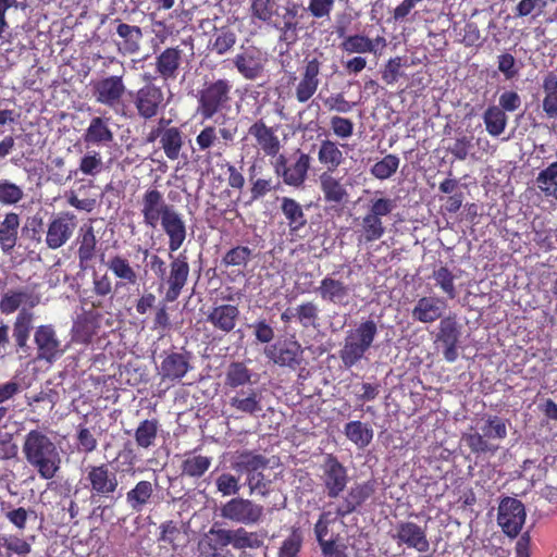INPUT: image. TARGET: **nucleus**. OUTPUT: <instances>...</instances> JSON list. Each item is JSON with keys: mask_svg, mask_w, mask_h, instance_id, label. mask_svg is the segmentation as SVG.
I'll use <instances>...</instances> for the list:
<instances>
[{"mask_svg": "<svg viewBox=\"0 0 557 557\" xmlns=\"http://www.w3.org/2000/svg\"><path fill=\"white\" fill-rule=\"evenodd\" d=\"M29 301L32 307L36 306L39 301L38 297L33 298L25 292H11L2 296L0 300V310L4 314L15 312L23 302Z\"/></svg>", "mask_w": 557, "mask_h": 557, "instance_id": "nucleus-50", "label": "nucleus"}, {"mask_svg": "<svg viewBox=\"0 0 557 557\" xmlns=\"http://www.w3.org/2000/svg\"><path fill=\"white\" fill-rule=\"evenodd\" d=\"M508 424V419L488 414L481 419L479 431L463 433L461 438L472 454L494 455L499 449V443L507 437Z\"/></svg>", "mask_w": 557, "mask_h": 557, "instance_id": "nucleus-4", "label": "nucleus"}, {"mask_svg": "<svg viewBox=\"0 0 557 557\" xmlns=\"http://www.w3.org/2000/svg\"><path fill=\"white\" fill-rule=\"evenodd\" d=\"M154 498V486L150 481H138L125 496L126 504L134 512H141L152 504Z\"/></svg>", "mask_w": 557, "mask_h": 557, "instance_id": "nucleus-31", "label": "nucleus"}, {"mask_svg": "<svg viewBox=\"0 0 557 557\" xmlns=\"http://www.w3.org/2000/svg\"><path fill=\"white\" fill-rule=\"evenodd\" d=\"M375 493V482L372 480L355 483L347 492L343 502L336 507L335 515L345 518L358 511Z\"/></svg>", "mask_w": 557, "mask_h": 557, "instance_id": "nucleus-19", "label": "nucleus"}, {"mask_svg": "<svg viewBox=\"0 0 557 557\" xmlns=\"http://www.w3.org/2000/svg\"><path fill=\"white\" fill-rule=\"evenodd\" d=\"M376 333L377 326L373 320L361 322L348 332L344 348H370Z\"/></svg>", "mask_w": 557, "mask_h": 557, "instance_id": "nucleus-34", "label": "nucleus"}, {"mask_svg": "<svg viewBox=\"0 0 557 557\" xmlns=\"http://www.w3.org/2000/svg\"><path fill=\"white\" fill-rule=\"evenodd\" d=\"M525 518V507L521 500L509 496L500 500L497 522L508 537L515 539L520 534Z\"/></svg>", "mask_w": 557, "mask_h": 557, "instance_id": "nucleus-11", "label": "nucleus"}, {"mask_svg": "<svg viewBox=\"0 0 557 557\" xmlns=\"http://www.w3.org/2000/svg\"><path fill=\"white\" fill-rule=\"evenodd\" d=\"M253 258V251L248 246L237 245L227 250L222 257L221 264L225 268H246Z\"/></svg>", "mask_w": 557, "mask_h": 557, "instance_id": "nucleus-47", "label": "nucleus"}, {"mask_svg": "<svg viewBox=\"0 0 557 557\" xmlns=\"http://www.w3.org/2000/svg\"><path fill=\"white\" fill-rule=\"evenodd\" d=\"M248 136L255 140V147L261 150L267 157H276L282 148L276 131L268 126L263 119L255 121L248 127Z\"/></svg>", "mask_w": 557, "mask_h": 557, "instance_id": "nucleus-22", "label": "nucleus"}, {"mask_svg": "<svg viewBox=\"0 0 557 557\" xmlns=\"http://www.w3.org/2000/svg\"><path fill=\"white\" fill-rule=\"evenodd\" d=\"M21 224L20 215L14 211L4 213L0 222V248L3 253H11L18 240V230Z\"/></svg>", "mask_w": 557, "mask_h": 557, "instance_id": "nucleus-29", "label": "nucleus"}, {"mask_svg": "<svg viewBox=\"0 0 557 557\" xmlns=\"http://www.w3.org/2000/svg\"><path fill=\"white\" fill-rule=\"evenodd\" d=\"M544 98L542 102L543 111L549 119H557V75L548 72L542 84Z\"/></svg>", "mask_w": 557, "mask_h": 557, "instance_id": "nucleus-41", "label": "nucleus"}, {"mask_svg": "<svg viewBox=\"0 0 557 557\" xmlns=\"http://www.w3.org/2000/svg\"><path fill=\"white\" fill-rule=\"evenodd\" d=\"M133 103L138 116L146 121L156 117L166 107L162 88L153 83L138 88L133 95Z\"/></svg>", "mask_w": 557, "mask_h": 557, "instance_id": "nucleus-10", "label": "nucleus"}, {"mask_svg": "<svg viewBox=\"0 0 557 557\" xmlns=\"http://www.w3.org/2000/svg\"><path fill=\"white\" fill-rule=\"evenodd\" d=\"M160 534L158 541L170 545L173 549H176L177 542L182 537V530L177 522L173 520L164 521L160 524Z\"/></svg>", "mask_w": 557, "mask_h": 557, "instance_id": "nucleus-61", "label": "nucleus"}, {"mask_svg": "<svg viewBox=\"0 0 557 557\" xmlns=\"http://www.w3.org/2000/svg\"><path fill=\"white\" fill-rule=\"evenodd\" d=\"M447 308L444 298L437 296H423L419 298L411 311L414 321L421 323H433L441 319Z\"/></svg>", "mask_w": 557, "mask_h": 557, "instance_id": "nucleus-24", "label": "nucleus"}, {"mask_svg": "<svg viewBox=\"0 0 557 557\" xmlns=\"http://www.w3.org/2000/svg\"><path fill=\"white\" fill-rule=\"evenodd\" d=\"M278 4L275 0H253L251 3V15L255 18L272 26L277 20Z\"/></svg>", "mask_w": 557, "mask_h": 557, "instance_id": "nucleus-49", "label": "nucleus"}, {"mask_svg": "<svg viewBox=\"0 0 557 557\" xmlns=\"http://www.w3.org/2000/svg\"><path fill=\"white\" fill-rule=\"evenodd\" d=\"M462 334V325L456 314H449L441 319L435 342L444 348H456Z\"/></svg>", "mask_w": 557, "mask_h": 557, "instance_id": "nucleus-32", "label": "nucleus"}, {"mask_svg": "<svg viewBox=\"0 0 557 557\" xmlns=\"http://www.w3.org/2000/svg\"><path fill=\"white\" fill-rule=\"evenodd\" d=\"M251 187H250V195H251V201L259 200L263 197H265L271 191H276L280 186L281 182L277 180H274L273 177L268 178H257L253 180L252 176H250Z\"/></svg>", "mask_w": 557, "mask_h": 557, "instance_id": "nucleus-58", "label": "nucleus"}, {"mask_svg": "<svg viewBox=\"0 0 557 557\" xmlns=\"http://www.w3.org/2000/svg\"><path fill=\"white\" fill-rule=\"evenodd\" d=\"M183 51L178 47L165 48L156 57L154 71L163 82L175 81L178 76Z\"/></svg>", "mask_w": 557, "mask_h": 557, "instance_id": "nucleus-25", "label": "nucleus"}, {"mask_svg": "<svg viewBox=\"0 0 557 557\" xmlns=\"http://www.w3.org/2000/svg\"><path fill=\"white\" fill-rule=\"evenodd\" d=\"M267 58L264 53L255 46L242 48L232 59V63L237 72L248 81H253L261 76L264 71Z\"/></svg>", "mask_w": 557, "mask_h": 557, "instance_id": "nucleus-17", "label": "nucleus"}, {"mask_svg": "<svg viewBox=\"0 0 557 557\" xmlns=\"http://www.w3.org/2000/svg\"><path fill=\"white\" fill-rule=\"evenodd\" d=\"M108 269L112 274L119 278L123 284L136 285L138 282V274L136 270L131 265L127 258L122 255L112 256L108 263Z\"/></svg>", "mask_w": 557, "mask_h": 557, "instance_id": "nucleus-40", "label": "nucleus"}, {"mask_svg": "<svg viewBox=\"0 0 557 557\" xmlns=\"http://www.w3.org/2000/svg\"><path fill=\"white\" fill-rule=\"evenodd\" d=\"M251 376V371L244 362H232L227 368L225 385L232 388H237L250 383Z\"/></svg>", "mask_w": 557, "mask_h": 557, "instance_id": "nucleus-53", "label": "nucleus"}, {"mask_svg": "<svg viewBox=\"0 0 557 557\" xmlns=\"http://www.w3.org/2000/svg\"><path fill=\"white\" fill-rule=\"evenodd\" d=\"M319 186L324 202L330 205L332 210L343 209L349 201V193L346 186L342 178L334 175V172L323 171L319 176Z\"/></svg>", "mask_w": 557, "mask_h": 557, "instance_id": "nucleus-20", "label": "nucleus"}, {"mask_svg": "<svg viewBox=\"0 0 557 557\" xmlns=\"http://www.w3.org/2000/svg\"><path fill=\"white\" fill-rule=\"evenodd\" d=\"M230 529L211 528L198 542L201 557H231L227 549L231 545Z\"/></svg>", "mask_w": 557, "mask_h": 557, "instance_id": "nucleus-21", "label": "nucleus"}, {"mask_svg": "<svg viewBox=\"0 0 557 557\" xmlns=\"http://www.w3.org/2000/svg\"><path fill=\"white\" fill-rule=\"evenodd\" d=\"M22 451L26 461L44 480L53 479L61 468L58 446L42 430H30L25 435Z\"/></svg>", "mask_w": 557, "mask_h": 557, "instance_id": "nucleus-1", "label": "nucleus"}, {"mask_svg": "<svg viewBox=\"0 0 557 557\" xmlns=\"http://www.w3.org/2000/svg\"><path fill=\"white\" fill-rule=\"evenodd\" d=\"M221 517L243 525H255L262 521L264 507L248 498L234 497L221 507Z\"/></svg>", "mask_w": 557, "mask_h": 557, "instance_id": "nucleus-9", "label": "nucleus"}, {"mask_svg": "<svg viewBox=\"0 0 557 557\" xmlns=\"http://www.w3.org/2000/svg\"><path fill=\"white\" fill-rule=\"evenodd\" d=\"M275 363L296 369L302 361L304 350H264Z\"/></svg>", "mask_w": 557, "mask_h": 557, "instance_id": "nucleus-57", "label": "nucleus"}, {"mask_svg": "<svg viewBox=\"0 0 557 557\" xmlns=\"http://www.w3.org/2000/svg\"><path fill=\"white\" fill-rule=\"evenodd\" d=\"M83 138L87 145L110 146L114 140V134L109 126V119L102 116L92 117Z\"/></svg>", "mask_w": 557, "mask_h": 557, "instance_id": "nucleus-30", "label": "nucleus"}, {"mask_svg": "<svg viewBox=\"0 0 557 557\" xmlns=\"http://www.w3.org/2000/svg\"><path fill=\"white\" fill-rule=\"evenodd\" d=\"M342 49L348 53H376L372 39L364 35H350L342 42Z\"/></svg>", "mask_w": 557, "mask_h": 557, "instance_id": "nucleus-55", "label": "nucleus"}, {"mask_svg": "<svg viewBox=\"0 0 557 557\" xmlns=\"http://www.w3.org/2000/svg\"><path fill=\"white\" fill-rule=\"evenodd\" d=\"M482 117L485 129L491 136L498 137L505 132L508 117L503 109L498 106H488Z\"/></svg>", "mask_w": 557, "mask_h": 557, "instance_id": "nucleus-44", "label": "nucleus"}, {"mask_svg": "<svg viewBox=\"0 0 557 557\" xmlns=\"http://www.w3.org/2000/svg\"><path fill=\"white\" fill-rule=\"evenodd\" d=\"M23 187L11 182L10 180H0V205L16 206L24 198Z\"/></svg>", "mask_w": 557, "mask_h": 557, "instance_id": "nucleus-56", "label": "nucleus"}, {"mask_svg": "<svg viewBox=\"0 0 557 557\" xmlns=\"http://www.w3.org/2000/svg\"><path fill=\"white\" fill-rule=\"evenodd\" d=\"M268 463L269 460L262 455L251 453L240 455L238 468L246 474V484L250 495L265 497L270 494L272 481L262 472Z\"/></svg>", "mask_w": 557, "mask_h": 557, "instance_id": "nucleus-8", "label": "nucleus"}, {"mask_svg": "<svg viewBox=\"0 0 557 557\" xmlns=\"http://www.w3.org/2000/svg\"><path fill=\"white\" fill-rule=\"evenodd\" d=\"M346 144H338L330 138L322 139L318 149V161L325 171L335 172L345 161L344 152Z\"/></svg>", "mask_w": 557, "mask_h": 557, "instance_id": "nucleus-28", "label": "nucleus"}, {"mask_svg": "<svg viewBox=\"0 0 557 557\" xmlns=\"http://www.w3.org/2000/svg\"><path fill=\"white\" fill-rule=\"evenodd\" d=\"M432 278L435 281V285L441 288L448 299H455L457 297V289L455 286L456 277L446 265H441L435 269L432 273Z\"/></svg>", "mask_w": 557, "mask_h": 557, "instance_id": "nucleus-54", "label": "nucleus"}, {"mask_svg": "<svg viewBox=\"0 0 557 557\" xmlns=\"http://www.w3.org/2000/svg\"><path fill=\"white\" fill-rule=\"evenodd\" d=\"M159 428V421L154 418L140 421L134 431L137 447L145 450L153 447L158 438Z\"/></svg>", "mask_w": 557, "mask_h": 557, "instance_id": "nucleus-38", "label": "nucleus"}, {"mask_svg": "<svg viewBox=\"0 0 557 557\" xmlns=\"http://www.w3.org/2000/svg\"><path fill=\"white\" fill-rule=\"evenodd\" d=\"M323 493L330 498H338L348 486L350 481L348 469L337 456L325 454L323 461L319 465L318 474Z\"/></svg>", "mask_w": 557, "mask_h": 557, "instance_id": "nucleus-7", "label": "nucleus"}, {"mask_svg": "<svg viewBox=\"0 0 557 557\" xmlns=\"http://www.w3.org/2000/svg\"><path fill=\"white\" fill-rule=\"evenodd\" d=\"M37 348H58L60 343L51 324L39 325L34 334Z\"/></svg>", "mask_w": 557, "mask_h": 557, "instance_id": "nucleus-62", "label": "nucleus"}, {"mask_svg": "<svg viewBox=\"0 0 557 557\" xmlns=\"http://www.w3.org/2000/svg\"><path fill=\"white\" fill-rule=\"evenodd\" d=\"M78 170L88 176H97L103 170L102 157L98 151L86 152L79 161Z\"/></svg>", "mask_w": 557, "mask_h": 557, "instance_id": "nucleus-60", "label": "nucleus"}, {"mask_svg": "<svg viewBox=\"0 0 557 557\" xmlns=\"http://www.w3.org/2000/svg\"><path fill=\"white\" fill-rule=\"evenodd\" d=\"M536 184L545 196L557 199V161L539 173Z\"/></svg>", "mask_w": 557, "mask_h": 557, "instance_id": "nucleus-52", "label": "nucleus"}, {"mask_svg": "<svg viewBox=\"0 0 557 557\" xmlns=\"http://www.w3.org/2000/svg\"><path fill=\"white\" fill-rule=\"evenodd\" d=\"M395 208L396 201L392 198H372L361 218L359 243L369 244L381 239L386 231L383 218L388 216Z\"/></svg>", "mask_w": 557, "mask_h": 557, "instance_id": "nucleus-5", "label": "nucleus"}, {"mask_svg": "<svg viewBox=\"0 0 557 557\" xmlns=\"http://www.w3.org/2000/svg\"><path fill=\"white\" fill-rule=\"evenodd\" d=\"M272 27L280 32V41L285 42L287 46H292L298 40V22L284 18L283 23H281L276 20Z\"/></svg>", "mask_w": 557, "mask_h": 557, "instance_id": "nucleus-63", "label": "nucleus"}, {"mask_svg": "<svg viewBox=\"0 0 557 557\" xmlns=\"http://www.w3.org/2000/svg\"><path fill=\"white\" fill-rule=\"evenodd\" d=\"M160 225L169 238L170 252L177 251L187 236L186 223L183 215L174 209L165 219H162Z\"/></svg>", "mask_w": 557, "mask_h": 557, "instance_id": "nucleus-27", "label": "nucleus"}, {"mask_svg": "<svg viewBox=\"0 0 557 557\" xmlns=\"http://www.w3.org/2000/svg\"><path fill=\"white\" fill-rule=\"evenodd\" d=\"M116 34L122 38L120 50L128 54L139 51L143 39V30L139 26L120 22L116 26Z\"/></svg>", "mask_w": 557, "mask_h": 557, "instance_id": "nucleus-39", "label": "nucleus"}, {"mask_svg": "<svg viewBox=\"0 0 557 557\" xmlns=\"http://www.w3.org/2000/svg\"><path fill=\"white\" fill-rule=\"evenodd\" d=\"M296 319L304 327L315 326L319 308L313 301H306L296 308Z\"/></svg>", "mask_w": 557, "mask_h": 557, "instance_id": "nucleus-64", "label": "nucleus"}, {"mask_svg": "<svg viewBox=\"0 0 557 557\" xmlns=\"http://www.w3.org/2000/svg\"><path fill=\"white\" fill-rule=\"evenodd\" d=\"M392 539L400 546L406 545L419 553H426L430 549V542L426 528L412 521H399L395 525V533Z\"/></svg>", "mask_w": 557, "mask_h": 557, "instance_id": "nucleus-18", "label": "nucleus"}, {"mask_svg": "<svg viewBox=\"0 0 557 557\" xmlns=\"http://www.w3.org/2000/svg\"><path fill=\"white\" fill-rule=\"evenodd\" d=\"M75 438L78 451L90 454L97 449L98 440L86 424L77 425Z\"/></svg>", "mask_w": 557, "mask_h": 557, "instance_id": "nucleus-59", "label": "nucleus"}, {"mask_svg": "<svg viewBox=\"0 0 557 557\" xmlns=\"http://www.w3.org/2000/svg\"><path fill=\"white\" fill-rule=\"evenodd\" d=\"M33 312L22 309L13 324V338L18 348H27L26 344L33 329Z\"/></svg>", "mask_w": 557, "mask_h": 557, "instance_id": "nucleus-46", "label": "nucleus"}, {"mask_svg": "<svg viewBox=\"0 0 557 557\" xmlns=\"http://www.w3.org/2000/svg\"><path fill=\"white\" fill-rule=\"evenodd\" d=\"M174 209V206L166 203L163 194L157 188H148L141 196L140 214L147 227L157 228L162 219H165Z\"/></svg>", "mask_w": 557, "mask_h": 557, "instance_id": "nucleus-13", "label": "nucleus"}, {"mask_svg": "<svg viewBox=\"0 0 557 557\" xmlns=\"http://www.w3.org/2000/svg\"><path fill=\"white\" fill-rule=\"evenodd\" d=\"M78 245L77 259L78 268L82 271H86L91 268V263L97 255V237L91 225H85L81 228L79 234L76 238Z\"/></svg>", "mask_w": 557, "mask_h": 557, "instance_id": "nucleus-26", "label": "nucleus"}, {"mask_svg": "<svg viewBox=\"0 0 557 557\" xmlns=\"http://www.w3.org/2000/svg\"><path fill=\"white\" fill-rule=\"evenodd\" d=\"M231 545L238 550L258 549L263 545V536L258 532H250L244 528L230 530Z\"/></svg>", "mask_w": 557, "mask_h": 557, "instance_id": "nucleus-45", "label": "nucleus"}, {"mask_svg": "<svg viewBox=\"0 0 557 557\" xmlns=\"http://www.w3.org/2000/svg\"><path fill=\"white\" fill-rule=\"evenodd\" d=\"M188 370L187 358L182 354L169 355L161 364L162 375L170 379H180Z\"/></svg>", "mask_w": 557, "mask_h": 557, "instance_id": "nucleus-48", "label": "nucleus"}, {"mask_svg": "<svg viewBox=\"0 0 557 557\" xmlns=\"http://www.w3.org/2000/svg\"><path fill=\"white\" fill-rule=\"evenodd\" d=\"M280 208L287 221L290 234H297L307 225L308 221L304 208L294 198L283 197Z\"/></svg>", "mask_w": 557, "mask_h": 557, "instance_id": "nucleus-35", "label": "nucleus"}, {"mask_svg": "<svg viewBox=\"0 0 557 557\" xmlns=\"http://www.w3.org/2000/svg\"><path fill=\"white\" fill-rule=\"evenodd\" d=\"M239 317V309L234 305H220L212 308L207 321L214 327L228 333L234 330Z\"/></svg>", "mask_w": 557, "mask_h": 557, "instance_id": "nucleus-33", "label": "nucleus"}, {"mask_svg": "<svg viewBox=\"0 0 557 557\" xmlns=\"http://www.w3.org/2000/svg\"><path fill=\"white\" fill-rule=\"evenodd\" d=\"M233 83L227 78L205 81L197 90L196 112L202 120L227 113L233 102Z\"/></svg>", "mask_w": 557, "mask_h": 557, "instance_id": "nucleus-3", "label": "nucleus"}, {"mask_svg": "<svg viewBox=\"0 0 557 557\" xmlns=\"http://www.w3.org/2000/svg\"><path fill=\"white\" fill-rule=\"evenodd\" d=\"M399 164L400 159L396 154L388 153L371 166L370 173L375 178L385 181L397 172Z\"/></svg>", "mask_w": 557, "mask_h": 557, "instance_id": "nucleus-51", "label": "nucleus"}, {"mask_svg": "<svg viewBox=\"0 0 557 557\" xmlns=\"http://www.w3.org/2000/svg\"><path fill=\"white\" fill-rule=\"evenodd\" d=\"M77 219L73 212L61 211L53 215L47 225L45 243L49 249L63 247L73 236Z\"/></svg>", "mask_w": 557, "mask_h": 557, "instance_id": "nucleus-12", "label": "nucleus"}, {"mask_svg": "<svg viewBox=\"0 0 557 557\" xmlns=\"http://www.w3.org/2000/svg\"><path fill=\"white\" fill-rule=\"evenodd\" d=\"M211 465L212 457L196 455L195 451L186 453L181 463V475L199 479L210 469Z\"/></svg>", "mask_w": 557, "mask_h": 557, "instance_id": "nucleus-37", "label": "nucleus"}, {"mask_svg": "<svg viewBox=\"0 0 557 557\" xmlns=\"http://www.w3.org/2000/svg\"><path fill=\"white\" fill-rule=\"evenodd\" d=\"M170 273L165 277L166 290L163 297L165 302H174L178 299L189 276V263L185 251L176 257L170 255Z\"/></svg>", "mask_w": 557, "mask_h": 557, "instance_id": "nucleus-16", "label": "nucleus"}, {"mask_svg": "<svg viewBox=\"0 0 557 557\" xmlns=\"http://www.w3.org/2000/svg\"><path fill=\"white\" fill-rule=\"evenodd\" d=\"M344 434L359 448H366L373 440V429L371 425L359 420L346 423Z\"/></svg>", "mask_w": 557, "mask_h": 557, "instance_id": "nucleus-43", "label": "nucleus"}, {"mask_svg": "<svg viewBox=\"0 0 557 557\" xmlns=\"http://www.w3.org/2000/svg\"><path fill=\"white\" fill-rule=\"evenodd\" d=\"M85 487L89 490V503L97 505L94 509L92 515L97 510L101 511V515L109 509V505H104L107 500L114 504L119 496V478L117 473L110 468L109 463L89 465L85 471Z\"/></svg>", "mask_w": 557, "mask_h": 557, "instance_id": "nucleus-2", "label": "nucleus"}, {"mask_svg": "<svg viewBox=\"0 0 557 557\" xmlns=\"http://www.w3.org/2000/svg\"><path fill=\"white\" fill-rule=\"evenodd\" d=\"M261 398V393L258 389L240 391L231 397L230 406L239 412L256 416L262 411Z\"/></svg>", "mask_w": 557, "mask_h": 557, "instance_id": "nucleus-36", "label": "nucleus"}, {"mask_svg": "<svg viewBox=\"0 0 557 557\" xmlns=\"http://www.w3.org/2000/svg\"><path fill=\"white\" fill-rule=\"evenodd\" d=\"M126 90L122 75L106 76L91 83V94L96 102L111 109L117 115H126Z\"/></svg>", "mask_w": 557, "mask_h": 557, "instance_id": "nucleus-6", "label": "nucleus"}, {"mask_svg": "<svg viewBox=\"0 0 557 557\" xmlns=\"http://www.w3.org/2000/svg\"><path fill=\"white\" fill-rule=\"evenodd\" d=\"M321 62L313 58L306 60L301 78L295 88V98L298 102L305 103L312 98L320 85Z\"/></svg>", "mask_w": 557, "mask_h": 557, "instance_id": "nucleus-23", "label": "nucleus"}, {"mask_svg": "<svg viewBox=\"0 0 557 557\" xmlns=\"http://www.w3.org/2000/svg\"><path fill=\"white\" fill-rule=\"evenodd\" d=\"M317 293L323 301L337 307H348L355 300V288L350 284H346L341 278H335L334 273L324 276Z\"/></svg>", "mask_w": 557, "mask_h": 557, "instance_id": "nucleus-15", "label": "nucleus"}, {"mask_svg": "<svg viewBox=\"0 0 557 557\" xmlns=\"http://www.w3.org/2000/svg\"><path fill=\"white\" fill-rule=\"evenodd\" d=\"M160 146L169 160H177L184 146V134L177 126L164 129Z\"/></svg>", "mask_w": 557, "mask_h": 557, "instance_id": "nucleus-42", "label": "nucleus"}, {"mask_svg": "<svg viewBox=\"0 0 557 557\" xmlns=\"http://www.w3.org/2000/svg\"><path fill=\"white\" fill-rule=\"evenodd\" d=\"M311 158L308 153L300 152L294 163L288 164L284 154H280L274 164V172L282 177L284 184L292 187H300L308 177Z\"/></svg>", "mask_w": 557, "mask_h": 557, "instance_id": "nucleus-14", "label": "nucleus"}]
</instances>
